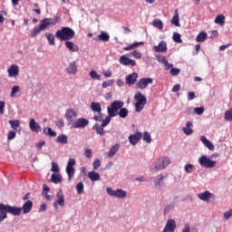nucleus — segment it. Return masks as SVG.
<instances>
[{
  "mask_svg": "<svg viewBox=\"0 0 232 232\" xmlns=\"http://www.w3.org/2000/svg\"><path fill=\"white\" fill-rule=\"evenodd\" d=\"M4 209L5 213L8 215H13L14 217H20L21 213H23V208L21 207L5 205L3 203Z\"/></svg>",
  "mask_w": 232,
  "mask_h": 232,
  "instance_id": "6",
  "label": "nucleus"
},
{
  "mask_svg": "<svg viewBox=\"0 0 232 232\" xmlns=\"http://www.w3.org/2000/svg\"><path fill=\"white\" fill-rule=\"evenodd\" d=\"M29 128L32 131H34V133H39V131L42 130L41 125H39V123H37L34 118H32L29 121Z\"/></svg>",
  "mask_w": 232,
  "mask_h": 232,
  "instance_id": "19",
  "label": "nucleus"
},
{
  "mask_svg": "<svg viewBox=\"0 0 232 232\" xmlns=\"http://www.w3.org/2000/svg\"><path fill=\"white\" fill-rule=\"evenodd\" d=\"M137 79H139V73L132 72L126 76L125 82L128 86H133L137 82Z\"/></svg>",
  "mask_w": 232,
  "mask_h": 232,
  "instance_id": "16",
  "label": "nucleus"
},
{
  "mask_svg": "<svg viewBox=\"0 0 232 232\" xmlns=\"http://www.w3.org/2000/svg\"><path fill=\"white\" fill-rule=\"evenodd\" d=\"M59 21V17L54 16L53 18H44L40 21L38 26H34L31 33V37H37L38 34H41L43 30H46L49 26H55Z\"/></svg>",
  "mask_w": 232,
  "mask_h": 232,
  "instance_id": "1",
  "label": "nucleus"
},
{
  "mask_svg": "<svg viewBox=\"0 0 232 232\" xmlns=\"http://www.w3.org/2000/svg\"><path fill=\"white\" fill-rule=\"evenodd\" d=\"M92 130H96L97 135H100L101 137H104L106 135V130H104V127L102 125H99V123H95L92 126Z\"/></svg>",
  "mask_w": 232,
  "mask_h": 232,
  "instance_id": "25",
  "label": "nucleus"
},
{
  "mask_svg": "<svg viewBox=\"0 0 232 232\" xmlns=\"http://www.w3.org/2000/svg\"><path fill=\"white\" fill-rule=\"evenodd\" d=\"M88 179H90L92 182H97L101 180V174H99V172H95L94 170L90 171L88 173Z\"/></svg>",
  "mask_w": 232,
  "mask_h": 232,
  "instance_id": "26",
  "label": "nucleus"
},
{
  "mask_svg": "<svg viewBox=\"0 0 232 232\" xmlns=\"http://www.w3.org/2000/svg\"><path fill=\"white\" fill-rule=\"evenodd\" d=\"M171 24H174V26H180V19L179 16V10H176L174 12V16L172 17V19L170 20Z\"/></svg>",
  "mask_w": 232,
  "mask_h": 232,
  "instance_id": "30",
  "label": "nucleus"
},
{
  "mask_svg": "<svg viewBox=\"0 0 232 232\" xmlns=\"http://www.w3.org/2000/svg\"><path fill=\"white\" fill-rule=\"evenodd\" d=\"M68 124H73V122H75L76 119H77V111H75L74 109H68L65 111V115H64Z\"/></svg>",
  "mask_w": 232,
  "mask_h": 232,
  "instance_id": "11",
  "label": "nucleus"
},
{
  "mask_svg": "<svg viewBox=\"0 0 232 232\" xmlns=\"http://www.w3.org/2000/svg\"><path fill=\"white\" fill-rule=\"evenodd\" d=\"M56 203L63 208L64 206V195L63 190H59L56 194Z\"/></svg>",
  "mask_w": 232,
  "mask_h": 232,
  "instance_id": "29",
  "label": "nucleus"
},
{
  "mask_svg": "<svg viewBox=\"0 0 232 232\" xmlns=\"http://www.w3.org/2000/svg\"><path fill=\"white\" fill-rule=\"evenodd\" d=\"M149 84H153L152 78H141L136 82V88H138V90H146Z\"/></svg>",
  "mask_w": 232,
  "mask_h": 232,
  "instance_id": "10",
  "label": "nucleus"
},
{
  "mask_svg": "<svg viewBox=\"0 0 232 232\" xmlns=\"http://www.w3.org/2000/svg\"><path fill=\"white\" fill-rule=\"evenodd\" d=\"M156 53H164L168 52V43L161 41L158 45L154 46Z\"/></svg>",
  "mask_w": 232,
  "mask_h": 232,
  "instance_id": "17",
  "label": "nucleus"
},
{
  "mask_svg": "<svg viewBox=\"0 0 232 232\" xmlns=\"http://www.w3.org/2000/svg\"><path fill=\"white\" fill-rule=\"evenodd\" d=\"M121 149V145L120 144H115L112 147H111L109 152H108V157L110 159H111V157H115V155L117 154V151H119V150Z\"/></svg>",
  "mask_w": 232,
  "mask_h": 232,
  "instance_id": "27",
  "label": "nucleus"
},
{
  "mask_svg": "<svg viewBox=\"0 0 232 232\" xmlns=\"http://www.w3.org/2000/svg\"><path fill=\"white\" fill-rule=\"evenodd\" d=\"M7 73L9 77H17L19 75V65L12 64L8 68Z\"/></svg>",
  "mask_w": 232,
  "mask_h": 232,
  "instance_id": "18",
  "label": "nucleus"
},
{
  "mask_svg": "<svg viewBox=\"0 0 232 232\" xmlns=\"http://www.w3.org/2000/svg\"><path fill=\"white\" fill-rule=\"evenodd\" d=\"M214 197L215 195L209 192V190H205L204 192L198 194V198L203 200V202H209Z\"/></svg>",
  "mask_w": 232,
  "mask_h": 232,
  "instance_id": "15",
  "label": "nucleus"
},
{
  "mask_svg": "<svg viewBox=\"0 0 232 232\" xmlns=\"http://www.w3.org/2000/svg\"><path fill=\"white\" fill-rule=\"evenodd\" d=\"M88 124H90V120L86 118H78L72 123V128L84 130Z\"/></svg>",
  "mask_w": 232,
  "mask_h": 232,
  "instance_id": "9",
  "label": "nucleus"
},
{
  "mask_svg": "<svg viewBox=\"0 0 232 232\" xmlns=\"http://www.w3.org/2000/svg\"><path fill=\"white\" fill-rule=\"evenodd\" d=\"M152 26H154V28H158V30H162V28H164V23L162 20L156 18L152 21Z\"/></svg>",
  "mask_w": 232,
  "mask_h": 232,
  "instance_id": "35",
  "label": "nucleus"
},
{
  "mask_svg": "<svg viewBox=\"0 0 232 232\" xmlns=\"http://www.w3.org/2000/svg\"><path fill=\"white\" fill-rule=\"evenodd\" d=\"M141 139L144 140V142H147V144H150L151 142V133L149 131H144L143 135L141 134Z\"/></svg>",
  "mask_w": 232,
  "mask_h": 232,
  "instance_id": "42",
  "label": "nucleus"
},
{
  "mask_svg": "<svg viewBox=\"0 0 232 232\" xmlns=\"http://www.w3.org/2000/svg\"><path fill=\"white\" fill-rule=\"evenodd\" d=\"M84 157H86V159H92V157H93V152L92 151V149H84Z\"/></svg>",
  "mask_w": 232,
  "mask_h": 232,
  "instance_id": "58",
  "label": "nucleus"
},
{
  "mask_svg": "<svg viewBox=\"0 0 232 232\" xmlns=\"http://www.w3.org/2000/svg\"><path fill=\"white\" fill-rule=\"evenodd\" d=\"M63 177H61V174L53 173L51 176V182H53V184H60L62 182Z\"/></svg>",
  "mask_w": 232,
  "mask_h": 232,
  "instance_id": "36",
  "label": "nucleus"
},
{
  "mask_svg": "<svg viewBox=\"0 0 232 232\" xmlns=\"http://www.w3.org/2000/svg\"><path fill=\"white\" fill-rule=\"evenodd\" d=\"M170 75H172V77H176V75H179V73H180V69L179 68H171L170 72H169Z\"/></svg>",
  "mask_w": 232,
  "mask_h": 232,
  "instance_id": "62",
  "label": "nucleus"
},
{
  "mask_svg": "<svg viewBox=\"0 0 232 232\" xmlns=\"http://www.w3.org/2000/svg\"><path fill=\"white\" fill-rule=\"evenodd\" d=\"M200 141L202 142V144H204V146H206V148H208V150H209L210 151H215V145H213V143L209 141V140H208L206 136H201Z\"/></svg>",
  "mask_w": 232,
  "mask_h": 232,
  "instance_id": "21",
  "label": "nucleus"
},
{
  "mask_svg": "<svg viewBox=\"0 0 232 232\" xmlns=\"http://www.w3.org/2000/svg\"><path fill=\"white\" fill-rule=\"evenodd\" d=\"M150 180L154 182L156 188H160V186H162V183L164 182V174H160L157 177H153L150 179Z\"/></svg>",
  "mask_w": 232,
  "mask_h": 232,
  "instance_id": "23",
  "label": "nucleus"
},
{
  "mask_svg": "<svg viewBox=\"0 0 232 232\" xmlns=\"http://www.w3.org/2000/svg\"><path fill=\"white\" fill-rule=\"evenodd\" d=\"M16 135L17 133L15 132V130H9L7 133V140H14Z\"/></svg>",
  "mask_w": 232,
  "mask_h": 232,
  "instance_id": "60",
  "label": "nucleus"
},
{
  "mask_svg": "<svg viewBox=\"0 0 232 232\" xmlns=\"http://www.w3.org/2000/svg\"><path fill=\"white\" fill-rule=\"evenodd\" d=\"M51 171H53V173H59V165L55 162H52Z\"/></svg>",
  "mask_w": 232,
  "mask_h": 232,
  "instance_id": "64",
  "label": "nucleus"
},
{
  "mask_svg": "<svg viewBox=\"0 0 232 232\" xmlns=\"http://www.w3.org/2000/svg\"><path fill=\"white\" fill-rule=\"evenodd\" d=\"M66 72L69 75H75V73H77V63L76 62L70 63L66 68Z\"/></svg>",
  "mask_w": 232,
  "mask_h": 232,
  "instance_id": "22",
  "label": "nucleus"
},
{
  "mask_svg": "<svg viewBox=\"0 0 232 232\" xmlns=\"http://www.w3.org/2000/svg\"><path fill=\"white\" fill-rule=\"evenodd\" d=\"M171 164V160L168 157H161L150 165L151 171H162Z\"/></svg>",
  "mask_w": 232,
  "mask_h": 232,
  "instance_id": "3",
  "label": "nucleus"
},
{
  "mask_svg": "<svg viewBox=\"0 0 232 232\" xmlns=\"http://www.w3.org/2000/svg\"><path fill=\"white\" fill-rule=\"evenodd\" d=\"M173 209H175V203L167 205L163 210V215H168L170 211H173Z\"/></svg>",
  "mask_w": 232,
  "mask_h": 232,
  "instance_id": "46",
  "label": "nucleus"
},
{
  "mask_svg": "<svg viewBox=\"0 0 232 232\" xmlns=\"http://www.w3.org/2000/svg\"><path fill=\"white\" fill-rule=\"evenodd\" d=\"M198 162V164H200L201 168H206V169H211L217 166V161L208 158V156L206 155L199 157Z\"/></svg>",
  "mask_w": 232,
  "mask_h": 232,
  "instance_id": "5",
  "label": "nucleus"
},
{
  "mask_svg": "<svg viewBox=\"0 0 232 232\" xmlns=\"http://www.w3.org/2000/svg\"><path fill=\"white\" fill-rule=\"evenodd\" d=\"M56 142L59 144H68V136H66V134L59 135L56 139Z\"/></svg>",
  "mask_w": 232,
  "mask_h": 232,
  "instance_id": "40",
  "label": "nucleus"
},
{
  "mask_svg": "<svg viewBox=\"0 0 232 232\" xmlns=\"http://www.w3.org/2000/svg\"><path fill=\"white\" fill-rule=\"evenodd\" d=\"M215 24H219L220 26H224V24H226V16H224V14H218L215 21H214Z\"/></svg>",
  "mask_w": 232,
  "mask_h": 232,
  "instance_id": "34",
  "label": "nucleus"
},
{
  "mask_svg": "<svg viewBox=\"0 0 232 232\" xmlns=\"http://www.w3.org/2000/svg\"><path fill=\"white\" fill-rule=\"evenodd\" d=\"M112 84H115V80H108L102 82V88H110Z\"/></svg>",
  "mask_w": 232,
  "mask_h": 232,
  "instance_id": "56",
  "label": "nucleus"
},
{
  "mask_svg": "<svg viewBox=\"0 0 232 232\" xmlns=\"http://www.w3.org/2000/svg\"><path fill=\"white\" fill-rule=\"evenodd\" d=\"M76 191H77L78 195H82V193H84V183H82V181H80L76 185Z\"/></svg>",
  "mask_w": 232,
  "mask_h": 232,
  "instance_id": "47",
  "label": "nucleus"
},
{
  "mask_svg": "<svg viewBox=\"0 0 232 232\" xmlns=\"http://www.w3.org/2000/svg\"><path fill=\"white\" fill-rule=\"evenodd\" d=\"M128 57H134V59H140L142 57V53L140 52L135 50L132 53H129Z\"/></svg>",
  "mask_w": 232,
  "mask_h": 232,
  "instance_id": "48",
  "label": "nucleus"
},
{
  "mask_svg": "<svg viewBox=\"0 0 232 232\" xmlns=\"http://www.w3.org/2000/svg\"><path fill=\"white\" fill-rule=\"evenodd\" d=\"M45 37L50 44V46H53L55 44V35L52 33L45 34Z\"/></svg>",
  "mask_w": 232,
  "mask_h": 232,
  "instance_id": "41",
  "label": "nucleus"
},
{
  "mask_svg": "<svg viewBox=\"0 0 232 232\" xmlns=\"http://www.w3.org/2000/svg\"><path fill=\"white\" fill-rule=\"evenodd\" d=\"M106 193H108L110 197H115L116 198H125L126 195H128V193L121 188L113 190V188L110 187L106 188Z\"/></svg>",
  "mask_w": 232,
  "mask_h": 232,
  "instance_id": "7",
  "label": "nucleus"
},
{
  "mask_svg": "<svg viewBox=\"0 0 232 232\" xmlns=\"http://www.w3.org/2000/svg\"><path fill=\"white\" fill-rule=\"evenodd\" d=\"M91 109L95 111L96 113H101L102 111V107L99 102H92Z\"/></svg>",
  "mask_w": 232,
  "mask_h": 232,
  "instance_id": "37",
  "label": "nucleus"
},
{
  "mask_svg": "<svg viewBox=\"0 0 232 232\" xmlns=\"http://www.w3.org/2000/svg\"><path fill=\"white\" fill-rule=\"evenodd\" d=\"M111 119H113V117L108 114V116L104 120H102V128H106V126H108V124L111 122Z\"/></svg>",
  "mask_w": 232,
  "mask_h": 232,
  "instance_id": "49",
  "label": "nucleus"
},
{
  "mask_svg": "<svg viewBox=\"0 0 232 232\" xmlns=\"http://www.w3.org/2000/svg\"><path fill=\"white\" fill-rule=\"evenodd\" d=\"M99 168H101V160L96 159L92 162V169H93V171H97V169H99Z\"/></svg>",
  "mask_w": 232,
  "mask_h": 232,
  "instance_id": "57",
  "label": "nucleus"
},
{
  "mask_svg": "<svg viewBox=\"0 0 232 232\" xmlns=\"http://www.w3.org/2000/svg\"><path fill=\"white\" fill-rule=\"evenodd\" d=\"M6 218H8V214H6L5 207H3V203H0V222H3Z\"/></svg>",
  "mask_w": 232,
  "mask_h": 232,
  "instance_id": "39",
  "label": "nucleus"
},
{
  "mask_svg": "<svg viewBox=\"0 0 232 232\" xmlns=\"http://www.w3.org/2000/svg\"><path fill=\"white\" fill-rule=\"evenodd\" d=\"M32 208H34V203L31 200H27L24 203L23 207L21 208L23 214L26 215L32 211Z\"/></svg>",
  "mask_w": 232,
  "mask_h": 232,
  "instance_id": "20",
  "label": "nucleus"
},
{
  "mask_svg": "<svg viewBox=\"0 0 232 232\" xmlns=\"http://www.w3.org/2000/svg\"><path fill=\"white\" fill-rule=\"evenodd\" d=\"M158 63H160V64H165L168 62V59L164 55H158L157 57Z\"/></svg>",
  "mask_w": 232,
  "mask_h": 232,
  "instance_id": "61",
  "label": "nucleus"
},
{
  "mask_svg": "<svg viewBox=\"0 0 232 232\" xmlns=\"http://www.w3.org/2000/svg\"><path fill=\"white\" fill-rule=\"evenodd\" d=\"M225 121H232V108L225 111Z\"/></svg>",
  "mask_w": 232,
  "mask_h": 232,
  "instance_id": "53",
  "label": "nucleus"
},
{
  "mask_svg": "<svg viewBox=\"0 0 232 232\" xmlns=\"http://www.w3.org/2000/svg\"><path fill=\"white\" fill-rule=\"evenodd\" d=\"M65 46L71 52H79V46H77V44H73V42L67 40L65 42Z\"/></svg>",
  "mask_w": 232,
  "mask_h": 232,
  "instance_id": "31",
  "label": "nucleus"
},
{
  "mask_svg": "<svg viewBox=\"0 0 232 232\" xmlns=\"http://www.w3.org/2000/svg\"><path fill=\"white\" fill-rule=\"evenodd\" d=\"M191 126H193V123L191 121H187L186 127L182 129L185 135H193V129H191Z\"/></svg>",
  "mask_w": 232,
  "mask_h": 232,
  "instance_id": "32",
  "label": "nucleus"
},
{
  "mask_svg": "<svg viewBox=\"0 0 232 232\" xmlns=\"http://www.w3.org/2000/svg\"><path fill=\"white\" fill-rule=\"evenodd\" d=\"M144 106H146V103L136 102L135 110H136L137 113H140V111H142V110H144Z\"/></svg>",
  "mask_w": 232,
  "mask_h": 232,
  "instance_id": "54",
  "label": "nucleus"
},
{
  "mask_svg": "<svg viewBox=\"0 0 232 232\" xmlns=\"http://www.w3.org/2000/svg\"><path fill=\"white\" fill-rule=\"evenodd\" d=\"M121 108H124V102L119 100L114 101L109 107H107V113L112 118L117 117L119 111H121Z\"/></svg>",
  "mask_w": 232,
  "mask_h": 232,
  "instance_id": "4",
  "label": "nucleus"
},
{
  "mask_svg": "<svg viewBox=\"0 0 232 232\" xmlns=\"http://www.w3.org/2000/svg\"><path fill=\"white\" fill-rule=\"evenodd\" d=\"M120 64L123 66H137V62L123 54L120 57Z\"/></svg>",
  "mask_w": 232,
  "mask_h": 232,
  "instance_id": "13",
  "label": "nucleus"
},
{
  "mask_svg": "<svg viewBox=\"0 0 232 232\" xmlns=\"http://www.w3.org/2000/svg\"><path fill=\"white\" fill-rule=\"evenodd\" d=\"M134 99L136 101V102H140V103H145L148 102V101L146 100V96H144L142 94V92H136L134 95Z\"/></svg>",
  "mask_w": 232,
  "mask_h": 232,
  "instance_id": "28",
  "label": "nucleus"
},
{
  "mask_svg": "<svg viewBox=\"0 0 232 232\" xmlns=\"http://www.w3.org/2000/svg\"><path fill=\"white\" fill-rule=\"evenodd\" d=\"M94 41H103V43H108V41H110V34L104 31H102Z\"/></svg>",
  "mask_w": 232,
  "mask_h": 232,
  "instance_id": "24",
  "label": "nucleus"
},
{
  "mask_svg": "<svg viewBox=\"0 0 232 232\" xmlns=\"http://www.w3.org/2000/svg\"><path fill=\"white\" fill-rule=\"evenodd\" d=\"M172 39H173L174 43H178L179 44H180V43H182V38L180 37V34H179V33H174Z\"/></svg>",
  "mask_w": 232,
  "mask_h": 232,
  "instance_id": "55",
  "label": "nucleus"
},
{
  "mask_svg": "<svg viewBox=\"0 0 232 232\" xmlns=\"http://www.w3.org/2000/svg\"><path fill=\"white\" fill-rule=\"evenodd\" d=\"M128 109L121 107L118 112V115L121 119H126L128 117Z\"/></svg>",
  "mask_w": 232,
  "mask_h": 232,
  "instance_id": "44",
  "label": "nucleus"
},
{
  "mask_svg": "<svg viewBox=\"0 0 232 232\" xmlns=\"http://www.w3.org/2000/svg\"><path fill=\"white\" fill-rule=\"evenodd\" d=\"M50 191V187L44 185L42 195L46 198V200H52V196L48 195Z\"/></svg>",
  "mask_w": 232,
  "mask_h": 232,
  "instance_id": "43",
  "label": "nucleus"
},
{
  "mask_svg": "<svg viewBox=\"0 0 232 232\" xmlns=\"http://www.w3.org/2000/svg\"><path fill=\"white\" fill-rule=\"evenodd\" d=\"M90 77H92L93 79V81H101V75H99V73H97V71H91L89 72Z\"/></svg>",
  "mask_w": 232,
  "mask_h": 232,
  "instance_id": "51",
  "label": "nucleus"
},
{
  "mask_svg": "<svg viewBox=\"0 0 232 232\" xmlns=\"http://www.w3.org/2000/svg\"><path fill=\"white\" fill-rule=\"evenodd\" d=\"M144 44V42H136L131 44L130 45H128L123 48L125 52H130V50H135V48H138V46H142Z\"/></svg>",
  "mask_w": 232,
  "mask_h": 232,
  "instance_id": "33",
  "label": "nucleus"
},
{
  "mask_svg": "<svg viewBox=\"0 0 232 232\" xmlns=\"http://www.w3.org/2000/svg\"><path fill=\"white\" fill-rule=\"evenodd\" d=\"M193 168H194V166L191 163L185 164V166H184L185 173H188V174L193 173Z\"/></svg>",
  "mask_w": 232,
  "mask_h": 232,
  "instance_id": "52",
  "label": "nucleus"
},
{
  "mask_svg": "<svg viewBox=\"0 0 232 232\" xmlns=\"http://www.w3.org/2000/svg\"><path fill=\"white\" fill-rule=\"evenodd\" d=\"M9 124H10L11 128L14 130H17V128H19V126H21V122L19 121V120L9 121Z\"/></svg>",
  "mask_w": 232,
  "mask_h": 232,
  "instance_id": "50",
  "label": "nucleus"
},
{
  "mask_svg": "<svg viewBox=\"0 0 232 232\" xmlns=\"http://www.w3.org/2000/svg\"><path fill=\"white\" fill-rule=\"evenodd\" d=\"M73 166H75V159L70 158L66 166V173L68 175L69 180H72L75 175V168H73Z\"/></svg>",
  "mask_w": 232,
  "mask_h": 232,
  "instance_id": "8",
  "label": "nucleus"
},
{
  "mask_svg": "<svg viewBox=\"0 0 232 232\" xmlns=\"http://www.w3.org/2000/svg\"><path fill=\"white\" fill-rule=\"evenodd\" d=\"M194 111L196 115H202L204 113V106L194 108Z\"/></svg>",
  "mask_w": 232,
  "mask_h": 232,
  "instance_id": "63",
  "label": "nucleus"
},
{
  "mask_svg": "<svg viewBox=\"0 0 232 232\" xmlns=\"http://www.w3.org/2000/svg\"><path fill=\"white\" fill-rule=\"evenodd\" d=\"M177 229V221L175 219H168L162 232H175Z\"/></svg>",
  "mask_w": 232,
  "mask_h": 232,
  "instance_id": "12",
  "label": "nucleus"
},
{
  "mask_svg": "<svg viewBox=\"0 0 232 232\" xmlns=\"http://www.w3.org/2000/svg\"><path fill=\"white\" fill-rule=\"evenodd\" d=\"M206 39H208V33L206 32H200L196 37L197 43H204Z\"/></svg>",
  "mask_w": 232,
  "mask_h": 232,
  "instance_id": "38",
  "label": "nucleus"
},
{
  "mask_svg": "<svg viewBox=\"0 0 232 232\" xmlns=\"http://www.w3.org/2000/svg\"><path fill=\"white\" fill-rule=\"evenodd\" d=\"M55 37L59 39V41H70L75 37V31L70 27H62L60 30L56 31Z\"/></svg>",
  "mask_w": 232,
  "mask_h": 232,
  "instance_id": "2",
  "label": "nucleus"
},
{
  "mask_svg": "<svg viewBox=\"0 0 232 232\" xmlns=\"http://www.w3.org/2000/svg\"><path fill=\"white\" fill-rule=\"evenodd\" d=\"M231 217H232V208L225 211L223 214V218L225 220H229V218H231Z\"/></svg>",
  "mask_w": 232,
  "mask_h": 232,
  "instance_id": "59",
  "label": "nucleus"
},
{
  "mask_svg": "<svg viewBox=\"0 0 232 232\" xmlns=\"http://www.w3.org/2000/svg\"><path fill=\"white\" fill-rule=\"evenodd\" d=\"M44 133L45 135H48L49 137H55L57 135V132L53 131L52 130V128L48 127V128H44Z\"/></svg>",
  "mask_w": 232,
  "mask_h": 232,
  "instance_id": "45",
  "label": "nucleus"
},
{
  "mask_svg": "<svg viewBox=\"0 0 232 232\" xmlns=\"http://www.w3.org/2000/svg\"><path fill=\"white\" fill-rule=\"evenodd\" d=\"M140 139H142V133L138 131L129 136V142L131 144V146H137Z\"/></svg>",
  "mask_w": 232,
  "mask_h": 232,
  "instance_id": "14",
  "label": "nucleus"
}]
</instances>
